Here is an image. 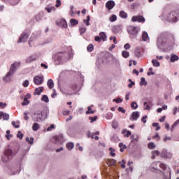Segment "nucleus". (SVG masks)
Returning a JSON list of instances; mask_svg holds the SVG:
<instances>
[{
    "label": "nucleus",
    "instance_id": "1",
    "mask_svg": "<svg viewBox=\"0 0 179 179\" xmlns=\"http://www.w3.org/2000/svg\"><path fill=\"white\" fill-rule=\"evenodd\" d=\"M48 114H50L49 110H45L42 112L36 110L31 115V118L33 121L36 122H43V121L48 117Z\"/></svg>",
    "mask_w": 179,
    "mask_h": 179
},
{
    "label": "nucleus",
    "instance_id": "2",
    "mask_svg": "<svg viewBox=\"0 0 179 179\" xmlns=\"http://www.w3.org/2000/svg\"><path fill=\"white\" fill-rule=\"evenodd\" d=\"M15 156V152L9 148H7L4 150L3 154L1 155V162L3 163H9L10 160Z\"/></svg>",
    "mask_w": 179,
    "mask_h": 179
},
{
    "label": "nucleus",
    "instance_id": "3",
    "mask_svg": "<svg viewBox=\"0 0 179 179\" xmlns=\"http://www.w3.org/2000/svg\"><path fill=\"white\" fill-rule=\"evenodd\" d=\"M169 37H170V35L167 33H162L159 35L158 39H157V47L158 48H162L163 45L169 41Z\"/></svg>",
    "mask_w": 179,
    "mask_h": 179
},
{
    "label": "nucleus",
    "instance_id": "4",
    "mask_svg": "<svg viewBox=\"0 0 179 179\" xmlns=\"http://www.w3.org/2000/svg\"><path fill=\"white\" fill-rule=\"evenodd\" d=\"M52 143H55L56 145H61L62 143H64L65 142V138H64V135L60 134L59 136H55L52 138Z\"/></svg>",
    "mask_w": 179,
    "mask_h": 179
},
{
    "label": "nucleus",
    "instance_id": "5",
    "mask_svg": "<svg viewBox=\"0 0 179 179\" xmlns=\"http://www.w3.org/2000/svg\"><path fill=\"white\" fill-rule=\"evenodd\" d=\"M67 57H68V53L59 52L55 55V59H56V61H57L59 62H61V61H65V59H66Z\"/></svg>",
    "mask_w": 179,
    "mask_h": 179
},
{
    "label": "nucleus",
    "instance_id": "6",
    "mask_svg": "<svg viewBox=\"0 0 179 179\" xmlns=\"http://www.w3.org/2000/svg\"><path fill=\"white\" fill-rule=\"evenodd\" d=\"M20 65H22V63L20 62H16L13 63L11 66L10 67V71H8V75H10V73H15V71H17L20 68Z\"/></svg>",
    "mask_w": 179,
    "mask_h": 179
},
{
    "label": "nucleus",
    "instance_id": "7",
    "mask_svg": "<svg viewBox=\"0 0 179 179\" xmlns=\"http://www.w3.org/2000/svg\"><path fill=\"white\" fill-rule=\"evenodd\" d=\"M6 171L10 176H15V174H19V173L22 171V168H20V166H17L15 168L13 167L10 169L7 170Z\"/></svg>",
    "mask_w": 179,
    "mask_h": 179
},
{
    "label": "nucleus",
    "instance_id": "8",
    "mask_svg": "<svg viewBox=\"0 0 179 179\" xmlns=\"http://www.w3.org/2000/svg\"><path fill=\"white\" fill-rule=\"evenodd\" d=\"M168 20H169V22H178V13L176 11L172 12L169 15Z\"/></svg>",
    "mask_w": 179,
    "mask_h": 179
},
{
    "label": "nucleus",
    "instance_id": "9",
    "mask_svg": "<svg viewBox=\"0 0 179 179\" xmlns=\"http://www.w3.org/2000/svg\"><path fill=\"white\" fill-rule=\"evenodd\" d=\"M127 31L129 34H132L133 36H136L139 33V29L138 27L129 26L127 28Z\"/></svg>",
    "mask_w": 179,
    "mask_h": 179
},
{
    "label": "nucleus",
    "instance_id": "10",
    "mask_svg": "<svg viewBox=\"0 0 179 179\" xmlns=\"http://www.w3.org/2000/svg\"><path fill=\"white\" fill-rule=\"evenodd\" d=\"M44 82V76H36L34 77V83L37 85V86H40V85H43Z\"/></svg>",
    "mask_w": 179,
    "mask_h": 179
},
{
    "label": "nucleus",
    "instance_id": "11",
    "mask_svg": "<svg viewBox=\"0 0 179 179\" xmlns=\"http://www.w3.org/2000/svg\"><path fill=\"white\" fill-rule=\"evenodd\" d=\"M29 38V34L26 33V32H23L20 36L19 37V39L17 41L18 43H26V41H27Z\"/></svg>",
    "mask_w": 179,
    "mask_h": 179
},
{
    "label": "nucleus",
    "instance_id": "12",
    "mask_svg": "<svg viewBox=\"0 0 179 179\" xmlns=\"http://www.w3.org/2000/svg\"><path fill=\"white\" fill-rule=\"evenodd\" d=\"M161 157H163L164 159H171V157H173V154L169 152L166 149H164L162 151Z\"/></svg>",
    "mask_w": 179,
    "mask_h": 179
},
{
    "label": "nucleus",
    "instance_id": "13",
    "mask_svg": "<svg viewBox=\"0 0 179 179\" xmlns=\"http://www.w3.org/2000/svg\"><path fill=\"white\" fill-rule=\"evenodd\" d=\"M56 24L59 26V27H63L64 29H66V27H68V23H66V20L64 19L58 20L56 22Z\"/></svg>",
    "mask_w": 179,
    "mask_h": 179
},
{
    "label": "nucleus",
    "instance_id": "14",
    "mask_svg": "<svg viewBox=\"0 0 179 179\" xmlns=\"http://www.w3.org/2000/svg\"><path fill=\"white\" fill-rule=\"evenodd\" d=\"M146 20L142 15L133 16L131 18L132 22H138V23H145Z\"/></svg>",
    "mask_w": 179,
    "mask_h": 179
},
{
    "label": "nucleus",
    "instance_id": "15",
    "mask_svg": "<svg viewBox=\"0 0 179 179\" xmlns=\"http://www.w3.org/2000/svg\"><path fill=\"white\" fill-rule=\"evenodd\" d=\"M37 58H38L37 54L31 55L26 59L25 62L27 64H31V62H34Z\"/></svg>",
    "mask_w": 179,
    "mask_h": 179
},
{
    "label": "nucleus",
    "instance_id": "16",
    "mask_svg": "<svg viewBox=\"0 0 179 179\" xmlns=\"http://www.w3.org/2000/svg\"><path fill=\"white\" fill-rule=\"evenodd\" d=\"M159 167V162H155L151 164V165L150 166V170H151V171H157Z\"/></svg>",
    "mask_w": 179,
    "mask_h": 179
},
{
    "label": "nucleus",
    "instance_id": "17",
    "mask_svg": "<svg viewBox=\"0 0 179 179\" xmlns=\"http://www.w3.org/2000/svg\"><path fill=\"white\" fill-rule=\"evenodd\" d=\"M114 6H115V2H114L113 0H110L106 3V7L107 9H108V10H111Z\"/></svg>",
    "mask_w": 179,
    "mask_h": 179
},
{
    "label": "nucleus",
    "instance_id": "18",
    "mask_svg": "<svg viewBox=\"0 0 179 179\" xmlns=\"http://www.w3.org/2000/svg\"><path fill=\"white\" fill-rule=\"evenodd\" d=\"M43 90H44V87H39L38 88H36L35 92H34V94H37L38 96H40V94H41Z\"/></svg>",
    "mask_w": 179,
    "mask_h": 179
},
{
    "label": "nucleus",
    "instance_id": "19",
    "mask_svg": "<svg viewBox=\"0 0 179 179\" xmlns=\"http://www.w3.org/2000/svg\"><path fill=\"white\" fill-rule=\"evenodd\" d=\"M131 118H132V120H134V121H136V120H138V118H139V112H138V111L133 112L131 113Z\"/></svg>",
    "mask_w": 179,
    "mask_h": 179
},
{
    "label": "nucleus",
    "instance_id": "20",
    "mask_svg": "<svg viewBox=\"0 0 179 179\" xmlns=\"http://www.w3.org/2000/svg\"><path fill=\"white\" fill-rule=\"evenodd\" d=\"M13 73L9 74V72L7 73L6 76L3 78V82H10V76H12Z\"/></svg>",
    "mask_w": 179,
    "mask_h": 179
},
{
    "label": "nucleus",
    "instance_id": "21",
    "mask_svg": "<svg viewBox=\"0 0 179 179\" xmlns=\"http://www.w3.org/2000/svg\"><path fill=\"white\" fill-rule=\"evenodd\" d=\"M142 38H143V41H148V40H149V35L148 34V32L146 31L143 32Z\"/></svg>",
    "mask_w": 179,
    "mask_h": 179
},
{
    "label": "nucleus",
    "instance_id": "22",
    "mask_svg": "<svg viewBox=\"0 0 179 179\" xmlns=\"http://www.w3.org/2000/svg\"><path fill=\"white\" fill-rule=\"evenodd\" d=\"M135 55L137 57V58H141L142 57V52H141V48H137L136 49Z\"/></svg>",
    "mask_w": 179,
    "mask_h": 179
},
{
    "label": "nucleus",
    "instance_id": "23",
    "mask_svg": "<svg viewBox=\"0 0 179 179\" xmlns=\"http://www.w3.org/2000/svg\"><path fill=\"white\" fill-rule=\"evenodd\" d=\"M66 148H67L68 150H72V149H73V148H75V144L72 142L67 143Z\"/></svg>",
    "mask_w": 179,
    "mask_h": 179
},
{
    "label": "nucleus",
    "instance_id": "24",
    "mask_svg": "<svg viewBox=\"0 0 179 179\" xmlns=\"http://www.w3.org/2000/svg\"><path fill=\"white\" fill-rule=\"evenodd\" d=\"M119 15L122 17V19H127V17H128V14H127V13H125L124 10H121Z\"/></svg>",
    "mask_w": 179,
    "mask_h": 179
},
{
    "label": "nucleus",
    "instance_id": "25",
    "mask_svg": "<svg viewBox=\"0 0 179 179\" xmlns=\"http://www.w3.org/2000/svg\"><path fill=\"white\" fill-rule=\"evenodd\" d=\"M152 156H151V159H156V156H159V155H160V152H159V150H154L152 152Z\"/></svg>",
    "mask_w": 179,
    "mask_h": 179
},
{
    "label": "nucleus",
    "instance_id": "26",
    "mask_svg": "<svg viewBox=\"0 0 179 179\" xmlns=\"http://www.w3.org/2000/svg\"><path fill=\"white\" fill-rule=\"evenodd\" d=\"M45 9L48 12V13H51V12H55V7L54 6L45 7Z\"/></svg>",
    "mask_w": 179,
    "mask_h": 179
},
{
    "label": "nucleus",
    "instance_id": "27",
    "mask_svg": "<svg viewBox=\"0 0 179 179\" xmlns=\"http://www.w3.org/2000/svg\"><path fill=\"white\" fill-rule=\"evenodd\" d=\"M152 64L153 66H155L156 68H159V66H160V62H159V61H157V59H152Z\"/></svg>",
    "mask_w": 179,
    "mask_h": 179
},
{
    "label": "nucleus",
    "instance_id": "28",
    "mask_svg": "<svg viewBox=\"0 0 179 179\" xmlns=\"http://www.w3.org/2000/svg\"><path fill=\"white\" fill-rule=\"evenodd\" d=\"M179 58L178 56L176 55H171V62H176V61H178Z\"/></svg>",
    "mask_w": 179,
    "mask_h": 179
},
{
    "label": "nucleus",
    "instance_id": "29",
    "mask_svg": "<svg viewBox=\"0 0 179 179\" xmlns=\"http://www.w3.org/2000/svg\"><path fill=\"white\" fill-rule=\"evenodd\" d=\"M32 129L33 131H38V129H40V124H38L37 122L34 123Z\"/></svg>",
    "mask_w": 179,
    "mask_h": 179
},
{
    "label": "nucleus",
    "instance_id": "30",
    "mask_svg": "<svg viewBox=\"0 0 179 179\" xmlns=\"http://www.w3.org/2000/svg\"><path fill=\"white\" fill-rule=\"evenodd\" d=\"M146 85H148V82L146 81L145 78L142 77L140 81V86H146Z\"/></svg>",
    "mask_w": 179,
    "mask_h": 179
},
{
    "label": "nucleus",
    "instance_id": "31",
    "mask_svg": "<svg viewBox=\"0 0 179 179\" xmlns=\"http://www.w3.org/2000/svg\"><path fill=\"white\" fill-rule=\"evenodd\" d=\"M48 86L49 89H52V87H54V81L52 80V79H50L48 80Z\"/></svg>",
    "mask_w": 179,
    "mask_h": 179
},
{
    "label": "nucleus",
    "instance_id": "32",
    "mask_svg": "<svg viewBox=\"0 0 179 179\" xmlns=\"http://www.w3.org/2000/svg\"><path fill=\"white\" fill-rule=\"evenodd\" d=\"M70 23H71V24H72V26H76L77 24H79V21H78V20L71 18L70 20Z\"/></svg>",
    "mask_w": 179,
    "mask_h": 179
},
{
    "label": "nucleus",
    "instance_id": "33",
    "mask_svg": "<svg viewBox=\"0 0 179 179\" xmlns=\"http://www.w3.org/2000/svg\"><path fill=\"white\" fill-rule=\"evenodd\" d=\"M99 36L101 37V39L103 40V41H106L107 40V35H106V33L101 32L99 33Z\"/></svg>",
    "mask_w": 179,
    "mask_h": 179
},
{
    "label": "nucleus",
    "instance_id": "34",
    "mask_svg": "<svg viewBox=\"0 0 179 179\" xmlns=\"http://www.w3.org/2000/svg\"><path fill=\"white\" fill-rule=\"evenodd\" d=\"M26 141L29 143V145H33V143H34V138L33 137H26Z\"/></svg>",
    "mask_w": 179,
    "mask_h": 179
},
{
    "label": "nucleus",
    "instance_id": "35",
    "mask_svg": "<svg viewBox=\"0 0 179 179\" xmlns=\"http://www.w3.org/2000/svg\"><path fill=\"white\" fill-rule=\"evenodd\" d=\"M9 2L10 5L15 6V5H17L20 2V0H9Z\"/></svg>",
    "mask_w": 179,
    "mask_h": 179
},
{
    "label": "nucleus",
    "instance_id": "36",
    "mask_svg": "<svg viewBox=\"0 0 179 179\" xmlns=\"http://www.w3.org/2000/svg\"><path fill=\"white\" fill-rule=\"evenodd\" d=\"M122 55L123 58H128V57H129V52L123 50L122 52Z\"/></svg>",
    "mask_w": 179,
    "mask_h": 179
},
{
    "label": "nucleus",
    "instance_id": "37",
    "mask_svg": "<svg viewBox=\"0 0 179 179\" xmlns=\"http://www.w3.org/2000/svg\"><path fill=\"white\" fill-rule=\"evenodd\" d=\"M22 106H29L30 104V101L27 98L24 99V101L22 102Z\"/></svg>",
    "mask_w": 179,
    "mask_h": 179
},
{
    "label": "nucleus",
    "instance_id": "38",
    "mask_svg": "<svg viewBox=\"0 0 179 179\" xmlns=\"http://www.w3.org/2000/svg\"><path fill=\"white\" fill-rule=\"evenodd\" d=\"M84 23H85L86 26H90V15L87 16V20H83Z\"/></svg>",
    "mask_w": 179,
    "mask_h": 179
},
{
    "label": "nucleus",
    "instance_id": "39",
    "mask_svg": "<svg viewBox=\"0 0 179 179\" xmlns=\"http://www.w3.org/2000/svg\"><path fill=\"white\" fill-rule=\"evenodd\" d=\"M110 155L112 156V157H115V149L113 148H109Z\"/></svg>",
    "mask_w": 179,
    "mask_h": 179
},
{
    "label": "nucleus",
    "instance_id": "40",
    "mask_svg": "<svg viewBox=\"0 0 179 179\" xmlns=\"http://www.w3.org/2000/svg\"><path fill=\"white\" fill-rule=\"evenodd\" d=\"M113 62L116 65V66H120V60H118V59L113 57Z\"/></svg>",
    "mask_w": 179,
    "mask_h": 179
},
{
    "label": "nucleus",
    "instance_id": "41",
    "mask_svg": "<svg viewBox=\"0 0 179 179\" xmlns=\"http://www.w3.org/2000/svg\"><path fill=\"white\" fill-rule=\"evenodd\" d=\"M131 107L132 110H136L138 108V103L136 101H134L131 103Z\"/></svg>",
    "mask_w": 179,
    "mask_h": 179
},
{
    "label": "nucleus",
    "instance_id": "42",
    "mask_svg": "<svg viewBox=\"0 0 179 179\" xmlns=\"http://www.w3.org/2000/svg\"><path fill=\"white\" fill-rule=\"evenodd\" d=\"M87 51H89V52H92V51H93L94 50V46H93V45H92V44H90L87 47Z\"/></svg>",
    "mask_w": 179,
    "mask_h": 179
},
{
    "label": "nucleus",
    "instance_id": "43",
    "mask_svg": "<svg viewBox=\"0 0 179 179\" xmlns=\"http://www.w3.org/2000/svg\"><path fill=\"white\" fill-rule=\"evenodd\" d=\"M112 127L114 129H117L118 128V122L113 120L112 122Z\"/></svg>",
    "mask_w": 179,
    "mask_h": 179
},
{
    "label": "nucleus",
    "instance_id": "44",
    "mask_svg": "<svg viewBox=\"0 0 179 179\" xmlns=\"http://www.w3.org/2000/svg\"><path fill=\"white\" fill-rule=\"evenodd\" d=\"M2 117H3V120H4L6 121H8V120H9V114H8V113H5L3 112Z\"/></svg>",
    "mask_w": 179,
    "mask_h": 179
},
{
    "label": "nucleus",
    "instance_id": "45",
    "mask_svg": "<svg viewBox=\"0 0 179 179\" xmlns=\"http://www.w3.org/2000/svg\"><path fill=\"white\" fill-rule=\"evenodd\" d=\"M41 100L42 101H45V103H48V101H50V99L47 95H43Z\"/></svg>",
    "mask_w": 179,
    "mask_h": 179
},
{
    "label": "nucleus",
    "instance_id": "46",
    "mask_svg": "<svg viewBox=\"0 0 179 179\" xmlns=\"http://www.w3.org/2000/svg\"><path fill=\"white\" fill-rule=\"evenodd\" d=\"M30 85V83L29 82V80H25L24 83H22V86L24 87H29V85Z\"/></svg>",
    "mask_w": 179,
    "mask_h": 179
},
{
    "label": "nucleus",
    "instance_id": "47",
    "mask_svg": "<svg viewBox=\"0 0 179 179\" xmlns=\"http://www.w3.org/2000/svg\"><path fill=\"white\" fill-rule=\"evenodd\" d=\"M88 111H86V114H94V110H92V106L87 107Z\"/></svg>",
    "mask_w": 179,
    "mask_h": 179
},
{
    "label": "nucleus",
    "instance_id": "48",
    "mask_svg": "<svg viewBox=\"0 0 179 179\" xmlns=\"http://www.w3.org/2000/svg\"><path fill=\"white\" fill-rule=\"evenodd\" d=\"M110 22H115L117 20V15H113L109 18Z\"/></svg>",
    "mask_w": 179,
    "mask_h": 179
},
{
    "label": "nucleus",
    "instance_id": "49",
    "mask_svg": "<svg viewBox=\"0 0 179 179\" xmlns=\"http://www.w3.org/2000/svg\"><path fill=\"white\" fill-rule=\"evenodd\" d=\"M80 34H83L84 33H86V27H80Z\"/></svg>",
    "mask_w": 179,
    "mask_h": 179
},
{
    "label": "nucleus",
    "instance_id": "50",
    "mask_svg": "<svg viewBox=\"0 0 179 179\" xmlns=\"http://www.w3.org/2000/svg\"><path fill=\"white\" fill-rule=\"evenodd\" d=\"M179 124V120H178L176 122H174L171 128V131H173V130L174 129V128H176V127H177V124Z\"/></svg>",
    "mask_w": 179,
    "mask_h": 179
},
{
    "label": "nucleus",
    "instance_id": "51",
    "mask_svg": "<svg viewBox=\"0 0 179 179\" xmlns=\"http://www.w3.org/2000/svg\"><path fill=\"white\" fill-rule=\"evenodd\" d=\"M155 148H156V145L154 144V143L150 142V143H148V148L149 149H155Z\"/></svg>",
    "mask_w": 179,
    "mask_h": 179
},
{
    "label": "nucleus",
    "instance_id": "52",
    "mask_svg": "<svg viewBox=\"0 0 179 179\" xmlns=\"http://www.w3.org/2000/svg\"><path fill=\"white\" fill-rule=\"evenodd\" d=\"M17 138H18L19 139H23V134H22V131H18Z\"/></svg>",
    "mask_w": 179,
    "mask_h": 179
},
{
    "label": "nucleus",
    "instance_id": "53",
    "mask_svg": "<svg viewBox=\"0 0 179 179\" xmlns=\"http://www.w3.org/2000/svg\"><path fill=\"white\" fill-rule=\"evenodd\" d=\"M152 127H156L155 131H159L160 129V126L159 123H152Z\"/></svg>",
    "mask_w": 179,
    "mask_h": 179
},
{
    "label": "nucleus",
    "instance_id": "54",
    "mask_svg": "<svg viewBox=\"0 0 179 179\" xmlns=\"http://www.w3.org/2000/svg\"><path fill=\"white\" fill-rule=\"evenodd\" d=\"M113 101H114L115 103H122L123 100H122V99H121L120 97H119V98H117V99H113Z\"/></svg>",
    "mask_w": 179,
    "mask_h": 179
},
{
    "label": "nucleus",
    "instance_id": "55",
    "mask_svg": "<svg viewBox=\"0 0 179 179\" xmlns=\"http://www.w3.org/2000/svg\"><path fill=\"white\" fill-rule=\"evenodd\" d=\"M76 148L80 150V152H83V147L80 146V143L76 144Z\"/></svg>",
    "mask_w": 179,
    "mask_h": 179
},
{
    "label": "nucleus",
    "instance_id": "56",
    "mask_svg": "<svg viewBox=\"0 0 179 179\" xmlns=\"http://www.w3.org/2000/svg\"><path fill=\"white\" fill-rule=\"evenodd\" d=\"M89 120L90 121V122H94V121H96V120H97V116L90 117Z\"/></svg>",
    "mask_w": 179,
    "mask_h": 179
},
{
    "label": "nucleus",
    "instance_id": "57",
    "mask_svg": "<svg viewBox=\"0 0 179 179\" xmlns=\"http://www.w3.org/2000/svg\"><path fill=\"white\" fill-rule=\"evenodd\" d=\"M116 164L117 161H115V159H112L109 162L110 166H115Z\"/></svg>",
    "mask_w": 179,
    "mask_h": 179
},
{
    "label": "nucleus",
    "instance_id": "58",
    "mask_svg": "<svg viewBox=\"0 0 179 179\" xmlns=\"http://www.w3.org/2000/svg\"><path fill=\"white\" fill-rule=\"evenodd\" d=\"M171 137L170 136H165V138L163 139L164 142H169V141H171Z\"/></svg>",
    "mask_w": 179,
    "mask_h": 179
},
{
    "label": "nucleus",
    "instance_id": "59",
    "mask_svg": "<svg viewBox=\"0 0 179 179\" xmlns=\"http://www.w3.org/2000/svg\"><path fill=\"white\" fill-rule=\"evenodd\" d=\"M148 119V115H144L142 118H141V121L142 122H143V124H146V120Z\"/></svg>",
    "mask_w": 179,
    "mask_h": 179
},
{
    "label": "nucleus",
    "instance_id": "60",
    "mask_svg": "<svg viewBox=\"0 0 179 179\" xmlns=\"http://www.w3.org/2000/svg\"><path fill=\"white\" fill-rule=\"evenodd\" d=\"M59 6H61V0H57L55 7L56 8H59Z\"/></svg>",
    "mask_w": 179,
    "mask_h": 179
},
{
    "label": "nucleus",
    "instance_id": "61",
    "mask_svg": "<svg viewBox=\"0 0 179 179\" xmlns=\"http://www.w3.org/2000/svg\"><path fill=\"white\" fill-rule=\"evenodd\" d=\"M121 164L122 169H125V159H122V162H120Z\"/></svg>",
    "mask_w": 179,
    "mask_h": 179
},
{
    "label": "nucleus",
    "instance_id": "62",
    "mask_svg": "<svg viewBox=\"0 0 179 179\" xmlns=\"http://www.w3.org/2000/svg\"><path fill=\"white\" fill-rule=\"evenodd\" d=\"M124 50H129L131 48V45H129V43H126L124 45Z\"/></svg>",
    "mask_w": 179,
    "mask_h": 179
},
{
    "label": "nucleus",
    "instance_id": "63",
    "mask_svg": "<svg viewBox=\"0 0 179 179\" xmlns=\"http://www.w3.org/2000/svg\"><path fill=\"white\" fill-rule=\"evenodd\" d=\"M118 111H120V113H122L123 114H125V109H124L122 107H119L117 108Z\"/></svg>",
    "mask_w": 179,
    "mask_h": 179
},
{
    "label": "nucleus",
    "instance_id": "64",
    "mask_svg": "<svg viewBox=\"0 0 179 179\" xmlns=\"http://www.w3.org/2000/svg\"><path fill=\"white\" fill-rule=\"evenodd\" d=\"M71 111L69 110H63L62 114L63 115H69Z\"/></svg>",
    "mask_w": 179,
    "mask_h": 179
}]
</instances>
